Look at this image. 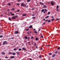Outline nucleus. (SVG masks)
<instances>
[{
  "label": "nucleus",
  "mask_w": 60,
  "mask_h": 60,
  "mask_svg": "<svg viewBox=\"0 0 60 60\" xmlns=\"http://www.w3.org/2000/svg\"><path fill=\"white\" fill-rule=\"evenodd\" d=\"M16 54H17V55H19V52H16Z\"/></svg>",
  "instance_id": "nucleus-21"
},
{
  "label": "nucleus",
  "mask_w": 60,
  "mask_h": 60,
  "mask_svg": "<svg viewBox=\"0 0 60 60\" xmlns=\"http://www.w3.org/2000/svg\"><path fill=\"white\" fill-rule=\"evenodd\" d=\"M44 11V9H43L41 11V12H43V11Z\"/></svg>",
  "instance_id": "nucleus-13"
},
{
  "label": "nucleus",
  "mask_w": 60,
  "mask_h": 60,
  "mask_svg": "<svg viewBox=\"0 0 60 60\" xmlns=\"http://www.w3.org/2000/svg\"><path fill=\"white\" fill-rule=\"evenodd\" d=\"M35 40H36V41H37L38 40H39V38H35Z\"/></svg>",
  "instance_id": "nucleus-14"
},
{
  "label": "nucleus",
  "mask_w": 60,
  "mask_h": 60,
  "mask_svg": "<svg viewBox=\"0 0 60 60\" xmlns=\"http://www.w3.org/2000/svg\"><path fill=\"white\" fill-rule=\"evenodd\" d=\"M60 49V47H59L57 48L58 49Z\"/></svg>",
  "instance_id": "nucleus-51"
},
{
  "label": "nucleus",
  "mask_w": 60,
  "mask_h": 60,
  "mask_svg": "<svg viewBox=\"0 0 60 60\" xmlns=\"http://www.w3.org/2000/svg\"><path fill=\"white\" fill-rule=\"evenodd\" d=\"M34 38V37H32L31 38V39H33Z\"/></svg>",
  "instance_id": "nucleus-42"
},
{
  "label": "nucleus",
  "mask_w": 60,
  "mask_h": 60,
  "mask_svg": "<svg viewBox=\"0 0 60 60\" xmlns=\"http://www.w3.org/2000/svg\"><path fill=\"white\" fill-rule=\"evenodd\" d=\"M25 38L26 40V39H27V36H25Z\"/></svg>",
  "instance_id": "nucleus-16"
},
{
  "label": "nucleus",
  "mask_w": 60,
  "mask_h": 60,
  "mask_svg": "<svg viewBox=\"0 0 60 60\" xmlns=\"http://www.w3.org/2000/svg\"><path fill=\"white\" fill-rule=\"evenodd\" d=\"M26 4H24L23 3H22L21 5L22 6H25V7H26Z\"/></svg>",
  "instance_id": "nucleus-1"
},
{
  "label": "nucleus",
  "mask_w": 60,
  "mask_h": 60,
  "mask_svg": "<svg viewBox=\"0 0 60 60\" xmlns=\"http://www.w3.org/2000/svg\"><path fill=\"white\" fill-rule=\"evenodd\" d=\"M30 37H29L28 38V40H29V39H30Z\"/></svg>",
  "instance_id": "nucleus-50"
},
{
  "label": "nucleus",
  "mask_w": 60,
  "mask_h": 60,
  "mask_svg": "<svg viewBox=\"0 0 60 60\" xmlns=\"http://www.w3.org/2000/svg\"><path fill=\"white\" fill-rule=\"evenodd\" d=\"M44 11H45V12H47V10L46 9H44Z\"/></svg>",
  "instance_id": "nucleus-23"
},
{
  "label": "nucleus",
  "mask_w": 60,
  "mask_h": 60,
  "mask_svg": "<svg viewBox=\"0 0 60 60\" xmlns=\"http://www.w3.org/2000/svg\"><path fill=\"white\" fill-rule=\"evenodd\" d=\"M34 44V45H36V43H35Z\"/></svg>",
  "instance_id": "nucleus-59"
},
{
  "label": "nucleus",
  "mask_w": 60,
  "mask_h": 60,
  "mask_svg": "<svg viewBox=\"0 0 60 60\" xmlns=\"http://www.w3.org/2000/svg\"><path fill=\"white\" fill-rule=\"evenodd\" d=\"M41 5H43V3H42L41 4Z\"/></svg>",
  "instance_id": "nucleus-61"
},
{
  "label": "nucleus",
  "mask_w": 60,
  "mask_h": 60,
  "mask_svg": "<svg viewBox=\"0 0 60 60\" xmlns=\"http://www.w3.org/2000/svg\"><path fill=\"white\" fill-rule=\"evenodd\" d=\"M41 38H43V36H42V35H41Z\"/></svg>",
  "instance_id": "nucleus-31"
},
{
  "label": "nucleus",
  "mask_w": 60,
  "mask_h": 60,
  "mask_svg": "<svg viewBox=\"0 0 60 60\" xmlns=\"http://www.w3.org/2000/svg\"><path fill=\"white\" fill-rule=\"evenodd\" d=\"M59 11V9H57L56 10V11Z\"/></svg>",
  "instance_id": "nucleus-48"
},
{
  "label": "nucleus",
  "mask_w": 60,
  "mask_h": 60,
  "mask_svg": "<svg viewBox=\"0 0 60 60\" xmlns=\"http://www.w3.org/2000/svg\"><path fill=\"white\" fill-rule=\"evenodd\" d=\"M45 12H46V11H44V12H43L44 13H45Z\"/></svg>",
  "instance_id": "nucleus-53"
},
{
  "label": "nucleus",
  "mask_w": 60,
  "mask_h": 60,
  "mask_svg": "<svg viewBox=\"0 0 60 60\" xmlns=\"http://www.w3.org/2000/svg\"><path fill=\"white\" fill-rule=\"evenodd\" d=\"M35 16V15L34 14H32V16Z\"/></svg>",
  "instance_id": "nucleus-41"
},
{
  "label": "nucleus",
  "mask_w": 60,
  "mask_h": 60,
  "mask_svg": "<svg viewBox=\"0 0 60 60\" xmlns=\"http://www.w3.org/2000/svg\"><path fill=\"white\" fill-rule=\"evenodd\" d=\"M39 58H41V55H40L39 56Z\"/></svg>",
  "instance_id": "nucleus-45"
},
{
  "label": "nucleus",
  "mask_w": 60,
  "mask_h": 60,
  "mask_svg": "<svg viewBox=\"0 0 60 60\" xmlns=\"http://www.w3.org/2000/svg\"><path fill=\"white\" fill-rule=\"evenodd\" d=\"M51 22V20H49L48 21V22L49 23V22Z\"/></svg>",
  "instance_id": "nucleus-27"
},
{
  "label": "nucleus",
  "mask_w": 60,
  "mask_h": 60,
  "mask_svg": "<svg viewBox=\"0 0 60 60\" xmlns=\"http://www.w3.org/2000/svg\"><path fill=\"white\" fill-rule=\"evenodd\" d=\"M50 12H48V15H49L50 14Z\"/></svg>",
  "instance_id": "nucleus-20"
},
{
  "label": "nucleus",
  "mask_w": 60,
  "mask_h": 60,
  "mask_svg": "<svg viewBox=\"0 0 60 60\" xmlns=\"http://www.w3.org/2000/svg\"><path fill=\"white\" fill-rule=\"evenodd\" d=\"M59 20V18H58V19H56V20Z\"/></svg>",
  "instance_id": "nucleus-35"
},
{
  "label": "nucleus",
  "mask_w": 60,
  "mask_h": 60,
  "mask_svg": "<svg viewBox=\"0 0 60 60\" xmlns=\"http://www.w3.org/2000/svg\"><path fill=\"white\" fill-rule=\"evenodd\" d=\"M48 19H46V20H45L46 22H47L48 21Z\"/></svg>",
  "instance_id": "nucleus-43"
},
{
  "label": "nucleus",
  "mask_w": 60,
  "mask_h": 60,
  "mask_svg": "<svg viewBox=\"0 0 60 60\" xmlns=\"http://www.w3.org/2000/svg\"><path fill=\"white\" fill-rule=\"evenodd\" d=\"M1 53H2V55H5V53L4 52H2Z\"/></svg>",
  "instance_id": "nucleus-11"
},
{
  "label": "nucleus",
  "mask_w": 60,
  "mask_h": 60,
  "mask_svg": "<svg viewBox=\"0 0 60 60\" xmlns=\"http://www.w3.org/2000/svg\"><path fill=\"white\" fill-rule=\"evenodd\" d=\"M51 3L52 5L53 6V5H54V3H53V2H52V1H51Z\"/></svg>",
  "instance_id": "nucleus-6"
},
{
  "label": "nucleus",
  "mask_w": 60,
  "mask_h": 60,
  "mask_svg": "<svg viewBox=\"0 0 60 60\" xmlns=\"http://www.w3.org/2000/svg\"><path fill=\"white\" fill-rule=\"evenodd\" d=\"M49 16H46L45 18V19H48V18H49Z\"/></svg>",
  "instance_id": "nucleus-17"
},
{
  "label": "nucleus",
  "mask_w": 60,
  "mask_h": 60,
  "mask_svg": "<svg viewBox=\"0 0 60 60\" xmlns=\"http://www.w3.org/2000/svg\"><path fill=\"white\" fill-rule=\"evenodd\" d=\"M2 45V44L0 42V46H1Z\"/></svg>",
  "instance_id": "nucleus-46"
},
{
  "label": "nucleus",
  "mask_w": 60,
  "mask_h": 60,
  "mask_svg": "<svg viewBox=\"0 0 60 60\" xmlns=\"http://www.w3.org/2000/svg\"><path fill=\"white\" fill-rule=\"evenodd\" d=\"M29 33H30V32H27V34H29Z\"/></svg>",
  "instance_id": "nucleus-57"
},
{
  "label": "nucleus",
  "mask_w": 60,
  "mask_h": 60,
  "mask_svg": "<svg viewBox=\"0 0 60 60\" xmlns=\"http://www.w3.org/2000/svg\"><path fill=\"white\" fill-rule=\"evenodd\" d=\"M32 10H35V9L34 8H33L32 9Z\"/></svg>",
  "instance_id": "nucleus-47"
},
{
  "label": "nucleus",
  "mask_w": 60,
  "mask_h": 60,
  "mask_svg": "<svg viewBox=\"0 0 60 60\" xmlns=\"http://www.w3.org/2000/svg\"><path fill=\"white\" fill-rule=\"evenodd\" d=\"M9 54H12V53L11 52H9L8 53Z\"/></svg>",
  "instance_id": "nucleus-19"
},
{
  "label": "nucleus",
  "mask_w": 60,
  "mask_h": 60,
  "mask_svg": "<svg viewBox=\"0 0 60 60\" xmlns=\"http://www.w3.org/2000/svg\"><path fill=\"white\" fill-rule=\"evenodd\" d=\"M49 55L50 56L51 55H52V53H50L49 54Z\"/></svg>",
  "instance_id": "nucleus-28"
},
{
  "label": "nucleus",
  "mask_w": 60,
  "mask_h": 60,
  "mask_svg": "<svg viewBox=\"0 0 60 60\" xmlns=\"http://www.w3.org/2000/svg\"><path fill=\"white\" fill-rule=\"evenodd\" d=\"M11 39H14V38L13 37L11 38Z\"/></svg>",
  "instance_id": "nucleus-54"
},
{
  "label": "nucleus",
  "mask_w": 60,
  "mask_h": 60,
  "mask_svg": "<svg viewBox=\"0 0 60 60\" xmlns=\"http://www.w3.org/2000/svg\"><path fill=\"white\" fill-rule=\"evenodd\" d=\"M58 51H56L55 52V54H57V53L58 52Z\"/></svg>",
  "instance_id": "nucleus-25"
},
{
  "label": "nucleus",
  "mask_w": 60,
  "mask_h": 60,
  "mask_svg": "<svg viewBox=\"0 0 60 60\" xmlns=\"http://www.w3.org/2000/svg\"><path fill=\"white\" fill-rule=\"evenodd\" d=\"M11 15H15V14H11Z\"/></svg>",
  "instance_id": "nucleus-29"
},
{
  "label": "nucleus",
  "mask_w": 60,
  "mask_h": 60,
  "mask_svg": "<svg viewBox=\"0 0 60 60\" xmlns=\"http://www.w3.org/2000/svg\"><path fill=\"white\" fill-rule=\"evenodd\" d=\"M43 8H45V9H46L47 8V6L44 5L43 6Z\"/></svg>",
  "instance_id": "nucleus-4"
},
{
  "label": "nucleus",
  "mask_w": 60,
  "mask_h": 60,
  "mask_svg": "<svg viewBox=\"0 0 60 60\" xmlns=\"http://www.w3.org/2000/svg\"><path fill=\"white\" fill-rule=\"evenodd\" d=\"M7 11H10V10H9V9H8L7 10Z\"/></svg>",
  "instance_id": "nucleus-49"
},
{
  "label": "nucleus",
  "mask_w": 60,
  "mask_h": 60,
  "mask_svg": "<svg viewBox=\"0 0 60 60\" xmlns=\"http://www.w3.org/2000/svg\"><path fill=\"white\" fill-rule=\"evenodd\" d=\"M35 18H36V17H33L32 18V19H35Z\"/></svg>",
  "instance_id": "nucleus-34"
},
{
  "label": "nucleus",
  "mask_w": 60,
  "mask_h": 60,
  "mask_svg": "<svg viewBox=\"0 0 60 60\" xmlns=\"http://www.w3.org/2000/svg\"><path fill=\"white\" fill-rule=\"evenodd\" d=\"M59 8V6L58 5L57 6V7H56L57 9H58Z\"/></svg>",
  "instance_id": "nucleus-15"
},
{
  "label": "nucleus",
  "mask_w": 60,
  "mask_h": 60,
  "mask_svg": "<svg viewBox=\"0 0 60 60\" xmlns=\"http://www.w3.org/2000/svg\"><path fill=\"white\" fill-rule=\"evenodd\" d=\"M30 2V0H27V2Z\"/></svg>",
  "instance_id": "nucleus-30"
},
{
  "label": "nucleus",
  "mask_w": 60,
  "mask_h": 60,
  "mask_svg": "<svg viewBox=\"0 0 60 60\" xmlns=\"http://www.w3.org/2000/svg\"><path fill=\"white\" fill-rule=\"evenodd\" d=\"M6 42H7V41H4L3 43V45H4L5 44V43H6Z\"/></svg>",
  "instance_id": "nucleus-2"
},
{
  "label": "nucleus",
  "mask_w": 60,
  "mask_h": 60,
  "mask_svg": "<svg viewBox=\"0 0 60 60\" xmlns=\"http://www.w3.org/2000/svg\"><path fill=\"white\" fill-rule=\"evenodd\" d=\"M26 8H28V6H26Z\"/></svg>",
  "instance_id": "nucleus-63"
},
{
  "label": "nucleus",
  "mask_w": 60,
  "mask_h": 60,
  "mask_svg": "<svg viewBox=\"0 0 60 60\" xmlns=\"http://www.w3.org/2000/svg\"><path fill=\"white\" fill-rule=\"evenodd\" d=\"M30 60H32V59H30Z\"/></svg>",
  "instance_id": "nucleus-64"
},
{
  "label": "nucleus",
  "mask_w": 60,
  "mask_h": 60,
  "mask_svg": "<svg viewBox=\"0 0 60 60\" xmlns=\"http://www.w3.org/2000/svg\"><path fill=\"white\" fill-rule=\"evenodd\" d=\"M20 1V0H18V1L19 2Z\"/></svg>",
  "instance_id": "nucleus-62"
},
{
  "label": "nucleus",
  "mask_w": 60,
  "mask_h": 60,
  "mask_svg": "<svg viewBox=\"0 0 60 60\" xmlns=\"http://www.w3.org/2000/svg\"><path fill=\"white\" fill-rule=\"evenodd\" d=\"M17 5H19V3H18L16 4Z\"/></svg>",
  "instance_id": "nucleus-36"
},
{
  "label": "nucleus",
  "mask_w": 60,
  "mask_h": 60,
  "mask_svg": "<svg viewBox=\"0 0 60 60\" xmlns=\"http://www.w3.org/2000/svg\"><path fill=\"white\" fill-rule=\"evenodd\" d=\"M19 33V32L18 31H16L15 32V34H17Z\"/></svg>",
  "instance_id": "nucleus-3"
},
{
  "label": "nucleus",
  "mask_w": 60,
  "mask_h": 60,
  "mask_svg": "<svg viewBox=\"0 0 60 60\" xmlns=\"http://www.w3.org/2000/svg\"><path fill=\"white\" fill-rule=\"evenodd\" d=\"M10 58H12V59L14 58H15V56H11L10 57Z\"/></svg>",
  "instance_id": "nucleus-7"
},
{
  "label": "nucleus",
  "mask_w": 60,
  "mask_h": 60,
  "mask_svg": "<svg viewBox=\"0 0 60 60\" xmlns=\"http://www.w3.org/2000/svg\"><path fill=\"white\" fill-rule=\"evenodd\" d=\"M56 54H54L52 56V57H55V56H56Z\"/></svg>",
  "instance_id": "nucleus-10"
},
{
  "label": "nucleus",
  "mask_w": 60,
  "mask_h": 60,
  "mask_svg": "<svg viewBox=\"0 0 60 60\" xmlns=\"http://www.w3.org/2000/svg\"><path fill=\"white\" fill-rule=\"evenodd\" d=\"M22 49H23V50H26V49H25V48L24 47H23Z\"/></svg>",
  "instance_id": "nucleus-9"
},
{
  "label": "nucleus",
  "mask_w": 60,
  "mask_h": 60,
  "mask_svg": "<svg viewBox=\"0 0 60 60\" xmlns=\"http://www.w3.org/2000/svg\"><path fill=\"white\" fill-rule=\"evenodd\" d=\"M8 5L9 6H11V4H10L9 3L8 4Z\"/></svg>",
  "instance_id": "nucleus-52"
},
{
  "label": "nucleus",
  "mask_w": 60,
  "mask_h": 60,
  "mask_svg": "<svg viewBox=\"0 0 60 60\" xmlns=\"http://www.w3.org/2000/svg\"><path fill=\"white\" fill-rule=\"evenodd\" d=\"M15 8H12L11 9V10H12V11H13V10H15Z\"/></svg>",
  "instance_id": "nucleus-24"
},
{
  "label": "nucleus",
  "mask_w": 60,
  "mask_h": 60,
  "mask_svg": "<svg viewBox=\"0 0 60 60\" xmlns=\"http://www.w3.org/2000/svg\"><path fill=\"white\" fill-rule=\"evenodd\" d=\"M34 31H35V30H36V29H34Z\"/></svg>",
  "instance_id": "nucleus-60"
},
{
  "label": "nucleus",
  "mask_w": 60,
  "mask_h": 60,
  "mask_svg": "<svg viewBox=\"0 0 60 60\" xmlns=\"http://www.w3.org/2000/svg\"><path fill=\"white\" fill-rule=\"evenodd\" d=\"M46 23V22H44L43 23V25H44V24H45Z\"/></svg>",
  "instance_id": "nucleus-55"
},
{
  "label": "nucleus",
  "mask_w": 60,
  "mask_h": 60,
  "mask_svg": "<svg viewBox=\"0 0 60 60\" xmlns=\"http://www.w3.org/2000/svg\"><path fill=\"white\" fill-rule=\"evenodd\" d=\"M5 58H8L7 56H5Z\"/></svg>",
  "instance_id": "nucleus-40"
},
{
  "label": "nucleus",
  "mask_w": 60,
  "mask_h": 60,
  "mask_svg": "<svg viewBox=\"0 0 60 60\" xmlns=\"http://www.w3.org/2000/svg\"><path fill=\"white\" fill-rule=\"evenodd\" d=\"M19 10H18L17 11V12H19Z\"/></svg>",
  "instance_id": "nucleus-44"
},
{
  "label": "nucleus",
  "mask_w": 60,
  "mask_h": 60,
  "mask_svg": "<svg viewBox=\"0 0 60 60\" xmlns=\"http://www.w3.org/2000/svg\"><path fill=\"white\" fill-rule=\"evenodd\" d=\"M29 28H31L33 27V26L32 25H30V26L29 27Z\"/></svg>",
  "instance_id": "nucleus-8"
},
{
  "label": "nucleus",
  "mask_w": 60,
  "mask_h": 60,
  "mask_svg": "<svg viewBox=\"0 0 60 60\" xmlns=\"http://www.w3.org/2000/svg\"><path fill=\"white\" fill-rule=\"evenodd\" d=\"M38 33V32H37V31H35V34H37V33Z\"/></svg>",
  "instance_id": "nucleus-33"
},
{
  "label": "nucleus",
  "mask_w": 60,
  "mask_h": 60,
  "mask_svg": "<svg viewBox=\"0 0 60 60\" xmlns=\"http://www.w3.org/2000/svg\"><path fill=\"white\" fill-rule=\"evenodd\" d=\"M41 30V29H39L38 30V32H39Z\"/></svg>",
  "instance_id": "nucleus-56"
},
{
  "label": "nucleus",
  "mask_w": 60,
  "mask_h": 60,
  "mask_svg": "<svg viewBox=\"0 0 60 60\" xmlns=\"http://www.w3.org/2000/svg\"><path fill=\"white\" fill-rule=\"evenodd\" d=\"M3 35H0V38H2V37H3Z\"/></svg>",
  "instance_id": "nucleus-26"
},
{
  "label": "nucleus",
  "mask_w": 60,
  "mask_h": 60,
  "mask_svg": "<svg viewBox=\"0 0 60 60\" xmlns=\"http://www.w3.org/2000/svg\"><path fill=\"white\" fill-rule=\"evenodd\" d=\"M29 30V29H26V31H28V30Z\"/></svg>",
  "instance_id": "nucleus-39"
},
{
  "label": "nucleus",
  "mask_w": 60,
  "mask_h": 60,
  "mask_svg": "<svg viewBox=\"0 0 60 60\" xmlns=\"http://www.w3.org/2000/svg\"><path fill=\"white\" fill-rule=\"evenodd\" d=\"M26 16V14L23 15H22V16Z\"/></svg>",
  "instance_id": "nucleus-18"
},
{
  "label": "nucleus",
  "mask_w": 60,
  "mask_h": 60,
  "mask_svg": "<svg viewBox=\"0 0 60 60\" xmlns=\"http://www.w3.org/2000/svg\"><path fill=\"white\" fill-rule=\"evenodd\" d=\"M18 49V48H14V51H16V50H17V49Z\"/></svg>",
  "instance_id": "nucleus-5"
},
{
  "label": "nucleus",
  "mask_w": 60,
  "mask_h": 60,
  "mask_svg": "<svg viewBox=\"0 0 60 60\" xmlns=\"http://www.w3.org/2000/svg\"><path fill=\"white\" fill-rule=\"evenodd\" d=\"M12 19H15L16 18L12 17Z\"/></svg>",
  "instance_id": "nucleus-38"
},
{
  "label": "nucleus",
  "mask_w": 60,
  "mask_h": 60,
  "mask_svg": "<svg viewBox=\"0 0 60 60\" xmlns=\"http://www.w3.org/2000/svg\"><path fill=\"white\" fill-rule=\"evenodd\" d=\"M51 18H52V19H53V18H54V17H53V16H52L51 17Z\"/></svg>",
  "instance_id": "nucleus-58"
},
{
  "label": "nucleus",
  "mask_w": 60,
  "mask_h": 60,
  "mask_svg": "<svg viewBox=\"0 0 60 60\" xmlns=\"http://www.w3.org/2000/svg\"><path fill=\"white\" fill-rule=\"evenodd\" d=\"M9 20H10V21H11V18L10 17H9Z\"/></svg>",
  "instance_id": "nucleus-22"
},
{
  "label": "nucleus",
  "mask_w": 60,
  "mask_h": 60,
  "mask_svg": "<svg viewBox=\"0 0 60 60\" xmlns=\"http://www.w3.org/2000/svg\"><path fill=\"white\" fill-rule=\"evenodd\" d=\"M55 19L54 18L51 21H54V20Z\"/></svg>",
  "instance_id": "nucleus-37"
},
{
  "label": "nucleus",
  "mask_w": 60,
  "mask_h": 60,
  "mask_svg": "<svg viewBox=\"0 0 60 60\" xmlns=\"http://www.w3.org/2000/svg\"><path fill=\"white\" fill-rule=\"evenodd\" d=\"M12 55H16V53H15V52H14L13 53H12Z\"/></svg>",
  "instance_id": "nucleus-12"
},
{
  "label": "nucleus",
  "mask_w": 60,
  "mask_h": 60,
  "mask_svg": "<svg viewBox=\"0 0 60 60\" xmlns=\"http://www.w3.org/2000/svg\"><path fill=\"white\" fill-rule=\"evenodd\" d=\"M18 50H19V51H21V49H19Z\"/></svg>",
  "instance_id": "nucleus-32"
}]
</instances>
